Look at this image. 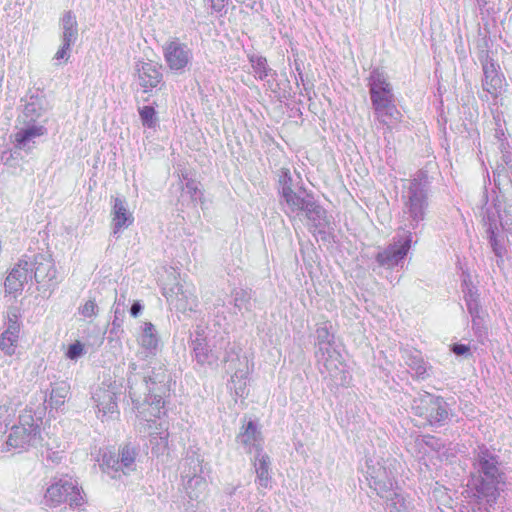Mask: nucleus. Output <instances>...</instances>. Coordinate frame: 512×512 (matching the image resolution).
<instances>
[{
	"label": "nucleus",
	"mask_w": 512,
	"mask_h": 512,
	"mask_svg": "<svg viewBox=\"0 0 512 512\" xmlns=\"http://www.w3.org/2000/svg\"><path fill=\"white\" fill-rule=\"evenodd\" d=\"M31 263V274L35 281L39 284L49 285L56 277V269L53 260L45 254H36L32 259L28 258Z\"/></svg>",
	"instance_id": "16"
},
{
	"label": "nucleus",
	"mask_w": 512,
	"mask_h": 512,
	"mask_svg": "<svg viewBox=\"0 0 512 512\" xmlns=\"http://www.w3.org/2000/svg\"><path fill=\"white\" fill-rule=\"evenodd\" d=\"M127 384L129 396L142 419L150 422L152 417L165 414L164 397L170 391V375L164 365L152 361L148 366L131 362Z\"/></svg>",
	"instance_id": "1"
},
{
	"label": "nucleus",
	"mask_w": 512,
	"mask_h": 512,
	"mask_svg": "<svg viewBox=\"0 0 512 512\" xmlns=\"http://www.w3.org/2000/svg\"><path fill=\"white\" fill-rule=\"evenodd\" d=\"M250 62L256 78L266 80L268 76L276 75V72L268 66L265 57L253 55L250 57Z\"/></svg>",
	"instance_id": "35"
},
{
	"label": "nucleus",
	"mask_w": 512,
	"mask_h": 512,
	"mask_svg": "<svg viewBox=\"0 0 512 512\" xmlns=\"http://www.w3.org/2000/svg\"><path fill=\"white\" fill-rule=\"evenodd\" d=\"M71 47L66 48V44L61 45L59 50L54 55V60L67 62L70 58Z\"/></svg>",
	"instance_id": "47"
},
{
	"label": "nucleus",
	"mask_w": 512,
	"mask_h": 512,
	"mask_svg": "<svg viewBox=\"0 0 512 512\" xmlns=\"http://www.w3.org/2000/svg\"><path fill=\"white\" fill-rule=\"evenodd\" d=\"M120 305H122V308L125 309V297L124 296H121L119 299L116 300V306L115 307L120 308Z\"/></svg>",
	"instance_id": "53"
},
{
	"label": "nucleus",
	"mask_w": 512,
	"mask_h": 512,
	"mask_svg": "<svg viewBox=\"0 0 512 512\" xmlns=\"http://www.w3.org/2000/svg\"><path fill=\"white\" fill-rule=\"evenodd\" d=\"M46 133L42 125L28 124L27 127L20 129L14 135L15 147L19 150L30 152L35 144V138L41 137Z\"/></svg>",
	"instance_id": "20"
},
{
	"label": "nucleus",
	"mask_w": 512,
	"mask_h": 512,
	"mask_svg": "<svg viewBox=\"0 0 512 512\" xmlns=\"http://www.w3.org/2000/svg\"><path fill=\"white\" fill-rule=\"evenodd\" d=\"M69 393V386L65 382L56 383L51 390L49 405L54 408H59L65 402Z\"/></svg>",
	"instance_id": "36"
},
{
	"label": "nucleus",
	"mask_w": 512,
	"mask_h": 512,
	"mask_svg": "<svg viewBox=\"0 0 512 512\" xmlns=\"http://www.w3.org/2000/svg\"><path fill=\"white\" fill-rule=\"evenodd\" d=\"M431 193L430 182L425 172H418L414 178L403 184L401 193L402 222L400 228L416 230L426 218Z\"/></svg>",
	"instance_id": "3"
},
{
	"label": "nucleus",
	"mask_w": 512,
	"mask_h": 512,
	"mask_svg": "<svg viewBox=\"0 0 512 512\" xmlns=\"http://www.w3.org/2000/svg\"><path fill=\"white\" fill-rule=\"evenodd\" d=\"M292 182L290 171L288 169H281L278 180L281 197L293 191Z\"/></svg>",
	"instance_id": "40"
},
{
	"label": "nucleus",
	"mask_w": 512,
	"mask_h": 512,
	"mask_svg": "<svg viewBox=\"0 0 512 512\" xmlns=\"http://www.w3.org/2000/svg\"><path fill=\"white\" fill-rule=\"evenodd\" d=\"M282 198L286 205L284 211L289 216L292 213L299 214L300 212H304L313 200V197L305 194L304 191L295 192L294 190L291 191V193H286Z\"/></svg>",
	"instance_id": "24"
},
{
	"label": "nucleus",
	"mask_w": 512,
	"mask_h": 512,
	"mask_svg": "<svg viewBox=\"0 0 512 512\" xmlns=\"http://www.w3.org/2000/svg\"><path fill=\"white\" fill-rule=\"evenodd\" d=\"M31 263L27 256L21 258L12 268L5 280V289L9 293L22 291L24 284L32 279Z\"/></svg>",
	"instance_id": "17"
},
{
	"label": "nucleus",
	"mask_w": 512,
	"mask_h": 512,
	"mask_svg": "<svg viewBox=\"0 0 512 512\" xmlns=\"http://www.w3.org/2000/svg\"><path fill=\"white\" fill-rule=\"evenodd\" d=\"M233 361L234 360L233 359H229V357H224V362L228 363L229 368H231V369H233V367H232Z\"/></svg>",
	"instance_id": "55"
},
{
	"label": "nucleus",
	"mask_w": 512,
	"mask_h": 512,
	"mask_svg": "<svg viewBox=\"0 0 512 512\" xmlns=\"http://www.w3.org/2000/svg\"><path fill=\"white\" fill-rule=\"evenodd\" d=\"M43 503L51 509L63 504L70 507L80 506L83 503V496L77 480L68 475L54 477L46 489Z\"/></svg>",
	"instance_id": "7"
},
{
	"label": "nucleus",
	"mask_w": 512,
	"mask_h": 512,
	"mask_svg": "<svg viewBox=\"0 0 512 512\" xmlns=\"http://www.w3.org/2000/svg\"><path fill=\"white\" fill-rule=\"evenodd\" d=\"M134 76L144 92H148L162 81L161 65L153 61L138 60L134 65Z\"/></svg>",
	"instance_id": "13"
},
{
	"label": "nucleus",
	"mask_w": 512,
	"mask_h": 512,
	"mask_svg": "<svg viewBox=\"0 0 512 512\" xmlns=\"http://www.w3.org/2000/svg\"><path fill=\"white\" fill-rule=\"evenodd\" d=\"M452 351L458 356H463L469 352V347L465 344H454L452 346Z\"/></svg>",
	"instance_id": "50"
},
{
	"label": "nucleus",
	"mask_w": 512,
	"mask_h": 512,
	"mask_svg": "<svg viewBox=\"0 0 512 512\" xmlns=\"http://www.w3.org/2000/svg\"><path fill=\"white\" fill-rule=\"evenodd\" d=\"M255 512H269L268 510L259 507Z\"/></svg>",
	"instance_id": "56"
},
{
	"label": "nucleus",
	"mask_w": 512,
	"mask_h": 512,
	"mask_svg": "<svg viewBox=\"0 0 512 512\" xmlns=\"http://www.w3.org/2000/svg\"><path fill=\"white\" fill-rule=\"evenodd\" d=\"M448 416V405L445 400L439 396L437 400L434 401L433 405L429 407L424 419L432 425H442L448 419Z\"/></svg>",
	"instance_id": "29"
},
{
	"label": "nucleus",
	"mask_w": 512,
	"mask_h": 512,
	"mask_svg": "<svg viewBox=\"0 0 512 512\" xmlns=\"http://www.w3.org/2000/svg\"><path fill=\"white\" fill-rule=\"evenodd\" d=\"M142 310H143L142 304L139 301H135L130 308V314L132 317L136 318L140 315Z\"/></svg>",
	"instance_id": "52"
},
{
	"label": "nucleus",
	"mask_w": 512,
	"mask_h": 512,
	"mask_svg": "<svg viewBox=\"0 0 512 512\" xmlns=\"http://www.w3.org/2000/svg\"><path fill=\"white\" fill-rule=\"evenodd\" d=\"M236 489H237V487H228V488H226V490H225V491H226V493H227L228 495H230V496H231V495H233V494L235 493Z\"/></svg>",
	"instance_id": "54"
},
{
	"label": "nucleus",
	"mask_w": 512,
	"mask_h": 512,
	"mask_svg": "<svg viewBox=\"0 0 512 512\" xmlns=\"http://www.w3.org/2000/svg\"><path fill=\"white\" fill-rule=\"evenodd\" d=\"M412 243V232L399 228L398 234L394 237L393 243L379 251L375 260L379 266L391 269L403 263Z\"/></svg>",
	"instance_id": "10"
},
{
	"label": "nucleus",
	"mask_w": 512,
	"mask_h": 512,
	"mask_svg": "<svg viewBox=\"0 0 512 512\" xmlns=\"http://www.w3.org/2000/svg\"><path fill=\"white\" fill-rule=\"evenodd\" d=\"M140 118L146 127H153L155 124L154 116L155 110L152 106H144L139 109Z\"/></svg>",
	"instance_id": "42"
},
{
	"label": "nucleus",
	"mask_w": 512,
	"mask_h": 512,
	"mask_svg": "<svg viewBox=\"0 0 512 512\" xmlns=\"http://www.w3.org/2000/svg\"><path fill=\"white\" fill-rule=\"evenodd\" d=\"M247 375L248 372L246 370L236 369L231 377L233 389L235 390V394L237 396H243L245 393Z\"/></svg>",
	"instance_id": "39"
},
{
	"label": "nucleus",
	"mask_w": 512,
	"mask_h": 512,
	"mask_svg": "<svg viewBox=\"0 0 512 512\" xmlns=\"http://www.w3.org/2000/svg\"><path fill=\"white\" fill-rule=\"evenodd\" d=\"M162 49L165 63L174 74L181 75L190 69L193 51L187 43L180 41L179 38H171L165 42Z\"/></svg>",
	"instance_id": "11"
},
{
	"label": "nucleus",
	"mask_w": 512,
	"mask_h": 512,
	"mask_svg": "<svg viewBox=\"0 0 512 512\" xmlns=\"http://www.w3.org/2000/svg\"><path fill=\"white\" fill-rule=\"evenodd\" d=\"M81 314L84 317L96 316L98 312V306L94 300H88L80 309Z\"/></svg>",
	"instance_id": "46"
},
{
	"label": "nucleus",
	"mask_w": 512,
	"mask_h": 512,
	"mask_svg": "<svg viewBox=\"0 0 512 512\" xmlns=\"http://www.w3.org/2000/svg\"><path fill=\"white\" fill-rule=\"evenodd\" d=\"M211 8L216 12H221L228 0H208Z\"/></svg>",
	"instance_id": "51"
},
{
	"label": "nucleus",
	"mask_w": 512,
	"mask_h": 512,
	"mask_svg": "<svg viewBox=\"0 0 512 512\" xmlns=\"http://www.w3.org/2000/svg\"><path fill=\"white\" fill-rule=\"evenodd\" d=\"M20 328H21V323L18 320L17 313L15 311L9 312L7 328L4 330V332L8 333V334H16L17 336H19Z\"/></svg>",
	"instance_id": "43"
},
{
	"label": "nucleus",
	"mask_w": 512,
	"mask_h": 512,
	"mask_svg": "<svg viewBox=\"0 0 512 512\" xmlns=\"http://www.w3.org/2000/svg\"><path fill=\"white\" fill-rule=\"evenodd\" d=\"M201 460L198 456L192 455L187 456L181 464V477L182 481L202 477V465Z\"/></svg>",
	"instance_id": "32"
},
{
	"label": "nucleus",
	"mask_w": 512,
	"mask_h": 512,
	"mask_svg": "<svg viewBox=\"0 0 512 512\" xmlns=\"http://www.w3.org/2000/svg\"><path fill=\"white\" fill-rule=\"evenodd\" d=\"M15 408L11 402L7 399L3 404L0 405V420L4 423L10 421L15 414Z\"/></svg>",
	"instance_id": "44"
},
{
	"label": "nucleus",
	"mask_w": 512,
	"mask_h": 512,
	"mask_svg": "<svg viewBox=\"0 0 512 512\" xmlns=\"http://www.w3.org/2000/svg\"><path fill=\"white\" fill-rule=\"evenodd\" d=\"M19 336L3 332L0 337V349L7 356L15 354L18 345Z\"/></svg>",
	"instance_id": "38"
},
{
	"label": "nucleus",
	"mask_w": 512,
	"mask_h": 512,
	"mask_svg": "<svg viewBox=\"0 0 512 512\" xmlns=\"http://www.w3.org/2000/svg\"><path fill=\"white\" fill-rule=\"evenodd\" d=\"M192 345L197 363L201 365H213L217 363L219 355L208 349L204 338L197 337L192 341Z\"/></svg>",
	"instance_id": "28"
},
{
	"label": "nucleus",
	"mask_w": 512,
	"mask_h": 512,
	"mask_svg": "<svg viewBox=\"0 0 512 512\" xmlns=\"http://www.w3.org/2000/svg\"><path fill=\"white\" fill-rule=\"evenodd\" d=\"M403 359L406 365L414 372L418 378H424L426 374V364L418 351H405Z\"/></svg>",
	"instance_id": "33"
},
{
	"label": "nucleus",
	"mask_w": 512,
	"mask_h": 512,
	"mask_svg": "<svg viewBox=\"0 0 512 512\" xmlns=\"http://www.w3.org/2000/svg\"><path fill=\"white\" fill-rule=\"evenodd\" d=\"M464 301L472 318V327L476 333H480L484 319L477 292L473 288H468L467 291H464Z\"/></svg>",
	"instance_id": "21"
},
{
	"label": "nucleus",
	"mask_w": 512,
	"mask_h": 512,
	"mask_svg": "<svg viewBox=\"0 0 512 512\" xmlns=\"http://www.w3.org/2000/svg\"><path fill=\"white\" fill-rule=\"evenodd\" d=\"M438 397L428 392H419L412 400L411 408L416 415L425 418L429 407L433 405Z\"/></svg>",
	"instance_id": "31"
},
{
	"label": "nucleus",
	"mask_w": 512,
	"mask_h": 512,
	"mask_svg": "<svg viewBox=\"0 0 512 512\" xmlns=\"http://www.w3.org/2000/svg\"><path fill=\"white\" fill-rule=\"evenodd\" d=\"M182 482L185 492L191 500H200L205 496L207 482L203 477L191 478Z\"/></svg>",
	"instance_id": "30"
},
{
	"label": "nucleus",
	"mask_w": 512,
	"mask_h": 512,
	"mask_svg": "<svg viewBox=\"0 0 512 512\" xmlns=\"http://www.w3.org/2000/svg\"><path fill=\"white\" fill-rule=\"evenodd\" d=\"M184 190L191 195L192 198L196 197L199 192L198 183L192 179H187Z\"/></svg>",
	"instance_id": "48"
},
{
	"label": "nucleus",
	"mask_w": 512,
	"mask_h": 512,
	"mask_svg": "<svg viewBox=\"0 0 512 512\" xmlns=\"http://www.w3.org/2000/svg\"><path fill=\"white\" fill-rule=\"evenodd\" d=\"M234 306L239 311H250L252 308L251 292L245 289H235L232 292Z\"/></svg>",
	"instance_id": "37"
},
{
	"label": "nucleus",
	"mask_w": 512,
	"mask_h": 512,
	"mask_svg": "<svg viewBox=\"0 0 512 512\" xmlns=\"http://www.w3.org/2000/svg\"><path fill=\"white\" fill-rule=\"evenodd\" d=\"M496 230H497L496 223L489 222L486 232L488 235V240H489L491 249L494 252L495 256L498 258L497 264L499 266L503 262V256L505 255L506 250H505V247L503 246V244L497 239Z\"/></svg>",
	"instance_id": "34"
},
{
	"label": "nucleus",
	"mask_w": 512,
	"mask_h": 512,
	"mask_svg": "<svg viewBox=\"0 0 512 512\" xmlns=\"http://www.w3.org/2000/svg\"><path fill=\"white\" fill-rule=\"evenodd\" d=\"M158 344V338L155 334V328L152 323L146 322L144 324L143 332L140 337V345L146 351H141L137 354V356L144 360L149 356V354H153V351L156 349Z\"/></svg>",
	"instance_id": "27"
},
{
	"label": "nucleus",
	"mask_w": 512,
	"mask_h": 512,
	"mask_svg": "<svg viewBox=\"0 0 512 512\" xmlns=\"http://www.w3.org/2000/svg\"><path fill=\"white\" fill-rule=\"evenodd\" d=\"M84 354V346L79 341L71 344L66 352V357L70 360H77Z\"/></svg>",
	"instance_id": "45"
},
{
	"label": "nucleus",
	"mask_w": 512,
	"mask_h": 512,
	"mask_svg": "<svg viewBox=\"0 0 512 512\" xmlns=\"http://www.w3.org/2000/svg\"><path fill=\"white\" fill-rule=\"evenodd\" d=\"M41 418H35L32 410L25 409L19 415V424L14 425L6 440V450H26L41 441Z\"/></svg>",
	"instance_id": "8"
},
{
	"label": "nucleus",
	"mask_w": 512,
	"mask_h": 512,
	"mask_svg": "<svg viewBox=\"0 0 512 512\" xmlns=\"http://www.w3.org/2000/svg\"><path fill=\"white\" fill-rule=\"evenodd\" d=\"M139 452V446L130 442L121 445L117 454L111 450H105L101 455L99 467L111 479L120 480L122 476L136 471Z\"/></svg>",
	"instance_id": "6"
},
{
	"label": "nucleus",
	"mask_w": 512,
	"mask_h": 512,
	"mask_svg": "<svg viewBox=\"0 0 512 512\" xmlns=\"http://www.w3.org/2000/svg\"><path fill=\"white\" fill-rule=\"evenodd\" d=\"M315 356L319 365H322L328 376L336 384L348 383V374L341 353L334 346V335L330 332L327 322L317 325Z\"/></svg>",
	"instance_id": "4"
},
{
	"label": "nucleus",
	"mask_w": 512,
	"mask_h": 512,
	"mask_svg": "<svg viewBox=\"0 0 512 512\" xmlns=\"http://www.w3.org/2000/svg\"><path fill=\"white\" fill-rule=\"evenodd\" d=\"M484 78L482 87L494 99L498 98L507 86L505 77L499 72V66L491 59L486 58L482 63Z\"/></svg>",
	"instance_id": "14"
},
{
	"label": "nucleus",
	"mask_w": 512,
	"mask_h": 512,
	"mask_svg": "<svg viewBox=\"0 0 512 512\" xmlns=\"http://www.w3.org/2000/svg\"><path fill=\"white\" fill-rule=\"evenodd\" d=\"M163 294L178 311H195L198 306L193 285L177 283L169 289H165Z\"/></svg>",
	"instance_id": "12"
},
{
	"label": "nucleus",
	"mask_w": 512,
	"mask_h": 512,
	"mask_svg": "<svg viewBox=\"0 0 512 512\" xmlns=\"http://www.w3.org/2000/svg\"><path fill=\"white\" fill-rule=\"evenodd\" d=\"M93 399L96 403L98 413H101L102 417L115 413L118 414L115 392L110 389L99 388L95 391Z\"/></svg>",
	"instance_id": "22"
},
{
	"label": "nucleus",
	"mask_w": 512,
	"mask_h": 512,
	"mask_svg": "<svg viewBox=\"0 0 512 512\" xmlns=\"http://www.w3.org/2000/svg\"><path fill=\"white\" fill-rule=\"evenodd\" d=\"M367 480L379 497L391 499L396 495L398 487L395 484V475L397 474L396 460L386 459L382 461H367Z\"/></svg>",
	"instance_id": "9"
},
{
	"label": "nucleus",
	"mask_w": 512,
	"mask_h": 512,
	"mask_svg": "<svg viewBox=\"0 0 512 512\" xmlns=\"http://www.w3.org/2000/svg\"><path fill=\"white\" fill-rule=\"evenodd\" d=\"M254 469L256 473V484L264 489H271L272 476H271V461L270 457L262 451H258L254 456Z\"/></svg>",
	"instance_id": "19"
},
{
	"label": "nucleus",
	"mask_w": 512,
	"mask_h": 512,
	"mask_svg": "<svg viewBox=\"0 0 512 512\" xmlns=\"http://www.w3.org/2000/svg\"><path fill=\"white\" fill-rule=\"evenodd\" d=\"M62 43L67 47H71L78 38V28L76 16L72 11H67L61 18Z\"/></svg>",
	"instance_id": "26"
},
{
	"label": "nucleus",
	"mask_w": 512,
	"mask_h": 512,
	"mask_svg": "<svg viewBox=\"0 0 512 512\" xmlns=\"http://www.w3.org/2000/svg\"><path fill=\"white\" fill-rule=\"evenodd\" d=\"M124 314H125V309L124 308L115 307V309H114V320H113V325L114 326H118L119 327L121 325V322L123 320Z\"/></svg>",
	"instance_id": "49"
},
{
	"label": "nucleus",
	"mask_w": 512,
	"mask_h": 512,
	"mask_svg": "<svg viewBox=\"0 0 512 512\" xmlns=\"http://www.w3.org/2000/svg\"><path fill=\"white\" fill-rule=\"evenodd\" d=\"M237 441L244 446L248 453L262 451V437L254 421H248L243 425L237 435Z\"/></svg>",
	"instance_id": "18"
},
{
	"label": "nucleus",
	"mask_w": 512,
	"mask_h": 512,
	"mask_svg": "<svg viewBox=\"0 0 512 512\" xmlns=\"http://www.w3.org/2000/svg\"><path fill=\"white\" fill-rule=\"evenodd\" d=\"M46 99L40 95L29 96L23 109V120L27 124L36 122L46 111Z\"/></svg>",
	"instance_id": "25"
},
{
	"label": "nucleus",
	"mask_w": 512,
	"mask_h": 512,
	"mask_svg": "<svg viewBox=\"0 0 512 512\" xmlns=\"http://www.w3.org/2000/svg\"><path fill=\"white\" fill-rule=\"evenodd\" d=\"M387 501L388 512H409L404 498L399 494L391 496V499H385Z\"/></svg>",
	"instance_id": "41"
},
{
	"label": "nucleus",
	"mask_w": 512,
	"mask_h": 512,
	"mask_svg": "<svg viewBox=\"0 0 512 512\" xmlns=\"http://www.w3.org/2000/svg\"><path fill=\"white\" fill-rule=\"evenodd\" d=\"M505 485V473L500 468L499 456L484 445L473 453L472 471L467 487L476 503L484 504L486 512H493Z\"/></svg>",
	"instance_id": "2"
},
{
	"label": "nucleus",
	"mask_w": 512,
	"mask_h": 512,
	"mask_svg": "<svg viewBox=\"0 0 512 512\" xmlns=\"http://www.w3.org/2000/svg\"><path fill=\"white\" fill-rule=\"evenodd\" d=\"M111 204V227L113 234H117L133 224L134 216L124 197H111Z\"/></svg>",
	"instance_id": "15"
},
{
	"label": "nucleus",
	"mask_w": 512,
	"mask_h": 512,
	"mask_svg": "<svg viewBox=\"0 0 512 512\" xmlns=\"http://www.w3.org/2000/svg\"><path fill=\"white\" fill-rule=\"evenodd\" d=\"M368 86L376 119L387 126L397 123L401 114L393 103L394 95L387 76L378 69L373 70Z\"/></svg>",
	"instance_id": "5"
},
{
	"label": "nucleus",
	"mask_w": 512,
	"mask_h": 512,
	"mask_svg": "<svg viewBox=\"0 0 512 512\" xmlns=\"http://www.w3.org/2000/svg\"><path fill=\"white\" fill-rule=\"evenodd\" d=\"M306 218L311 222L319 233H324L326 229L330 228V219L327 216L326 210L318 205L314 199L308 205V208L303 212Z\"/></svg>",
	"instance_id": "23"
}]
</instances>
